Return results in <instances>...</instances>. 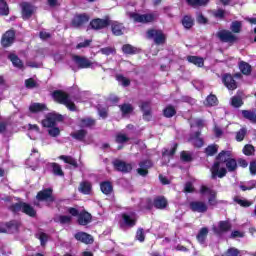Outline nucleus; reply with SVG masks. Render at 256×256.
Listing matches in <instances>:
<instances>
[{
	"label": "nucleus",
	"instance_id": "obj_31",
	"mask_svg": "<svg viewBox=\"0 0 256 256\" xmlns=\"http://www.w3.org/2000/svg\"><path fill=\"white\" fill-rule=\"evenodd\" d=\"M190 141L195 147H203V139L199 137V132H196V134L190 138Z\"/></svg>",
	"mask_w": 256,
	"mask_h": 256
},
{
	"label": "nucleus",
	"instance_id": "obj_20",
	"mask_svg": "<svg viewBox=\"0 0 256 256\" xmlns=\"http://www.w3.org/2000/svg\"><path fill=\"white\" fill-rule=\"evenodd\" d=\"M75 239L77 241H81L82 243H86V245H88L89 243H93V237L85 232L76 233Z\"/></svg>",
	"mask_w": 256,
	"mask_h": 256
},
{
	"label": "nucleus",
	"instance_id": "obj_49",
	"mask_svg": "<svg viewBox=\"0 0 256 256\" xmlns=\"http://www.w3.org/2000/svg\"><path fill=\"white\" fill-rule=\"evenodd\" d=\"M243 153L244 155H253V153H255V148L253 147V145H245L244 148H243Z\"/></svg>",
	"mask_w": 256,
	"mask_h": 256
},
{
	"label": "nucleus",
	"instance_id": "obj_11",
	"mask_svg": "<svg viewBox=\"0 0 256 256\" xmlns=\"http://www.w3.org/2000/svg\"><path fill=\"white\" fill-rule=\"evenodd\" d=\"M218 37L221 41H224V43H235V41H237V36L227 30L218 32Z\"/></svg>",
	"mask_w": 256,
	"mask_h": 256
},
{
	"label": "nucleus",
	"instance_id": "obj_47",
	"mask_svg": "<svg viewBox=\"0 0 256 256\" xmlns=\"http://www.w3.org/2000/svg\"><path fill=\"white\" fill-rule=\"evenodd\" d=\"M206 105H208L210 107L217 105V96H215V95L208 96L206 99Z\"/></svg>",
	"mask_w": 256,
	"mask_h": 256
},
{
	"label": "nucleus",
	"instance_id": "obj_35",
	"mask_svg": "<svg viewBox=\"0 0 256 256\" xmlns=\"http://www.w3.org/2000/svg\"><path fill=\"white\" fill-rule=\"evenodd\" d=\"M186 1L189 5H192V7H201L209 3V0H186Z\"/></svg>",
	"mask_w": 256,
	"mask_h": 256
},
{
	"label": "nucleus",
	"instance_id": "obj_50",
	"mask_svg": "<svg viewBox=\"0 0 256 256\" xmlns=\"http://www.w3.org/2000/svg\"><path fill=\"white\" fill-rule=\"evenodd\" d=\"M100 53H102V55H113L115 54V48L113 47H106V48H101Z\"/></svg>",
	"mask_w": 256,
	"mask_h": 256
},
{
	"label": "nucleus",
	"instance_id": "obj_30",
	"mask_svg": "<svg viewBox=\"0 0 256 256\" xmlns=\"http://www.w3.org/2000/svg\"><path fill=\"white\" fill-rule=\"evenodd\" d=\"M9 59L12 62V64L14 65V67H17L18 69H23V62H21V59H19V57H17L14 54H11L9 56Z\"/></svg>",
	"mask_w": 256,
	"mask_h": 256
},
{
	"label": "nucleus",
	"instance_id": "obj_46",
	"mask_svg": "<svg viewBox=\"0 0 256 256\" xmlns=\"http://www.w3.org/2000/svg\"><path fill=\"white\" fill-rule=\"evenodd\" d=\"M232 107H241L243 105V99L239 96H234L231 100Z\"/></svg>",
	"mask_w": 256,
	"mask_h": 256
},
{
	"label": "nucleus",
	"instance_id": "obj_45",
	"mask_svg": "<svg viewBox=\"0 0 256 256\" xmlns=\"http://www.w3.org/2000/svg\"><path fill=\"white\" fill-rule=\"evenodd\" d=\"M123 115H129V113H133V106L131 104H124L120 107Z\"/></svg>",
	"mask_w": 256,
	"mask_h": 256
},
{
	"label": "nucleus",
	"instance_id": "obj_52",
	"mask_svg": "<svg viewBox=\"0 0 256 256\" xmlns=\"http://www.w3.org/2000/svg\"><path fill=\"white\" fill-rule=\"evenodd\" d=\"M219 147L217 145H210L206 148V154L207 155H215L217 153Z\"/></svg>",
	"mask_w": 256,
	"mask_h": 256
},
{
	"label": "nucleus",
	"instance_id": "obj_17",
	"mask_svg": "<svg viewBox=\"0 0 256 256\" xmlns=\"http://www.w3.org/2000/svg\"><path fill=\"white\" fill-rule=\"evenodd\" d=\"M190 209L197 213H205V211H207V204L204 202L194 201L190 203Z\"/></svg>",
	"mask_w": 256,
	"mask_h": 256
},
{
	"label": "nucleus",
	"instance_id": "obj_4",
	"mask_svg": "<svg viewBox=\"0 0 256 256\" xmlns=\"http://www.w3.org/2000/svg\"><path fill=\"white\" fill-rule=\"evenodd\" d=\"M130 19H133L135 23H151L155 21L157 16L155 14H137V13H130Z\"/></svg>",
	"mask_w": 256,
	"mask_h": 256
},
{
	"label": "nucleus",
	"instance_id": "obj_18",
	"mask_svg": "<svg viewBox=\"0 0 256 256\" xmlns=\"http://www.w3.org/2000/svg\"><path fill=\"white\" fill-rule=\"evenodd\" d=\"M223 83H224L225 87H227V89H229V90L233 91V90L237 89V83L233 79V76H231L230 74L224 75Z\"/></svg>",
	"mask_w": 256,
	"mask_h": 256
},
{
	"label": "nucleus",
	"instance_id": "obj_8",
	"mask_svg": "<svg viewBox=\"0 0 256 256\" xmlns=\"http://www.w3.org/2000/svg\"><path fill=\"white\" fill-rule=\"evenodd\" d=\"M137 223V216L135 214H122V219L120 220V227L125 229V227H135Z\"/></svg>",
	"mask_w": 256,
	"mask_h": 256
},
{
	"label": "nucleus",
	"instance_id": "obj_26",
	"mask_svg": "<svg viewBox=\"0 0 256 256\" xmlns=\"http://www.w3.org/2000/svg\"><path fill=\"white\" fill-rule=\"evenodd\" d=\"M151 167V161L147 160L145 162L140 163V168L138 169L139 175H142V177H145L147 175V169Z\"/></svg>",
	"mask_w": 256,
	"mask_h": 256
},
{
	"label": "nucleus",
	"instance_id": "obj_60",
	"mask_svg": "<svg viewBox=\"0 0 256 256\" xmlns=\"http://www.w3.org/2000/svg\"><path fill=\"white\" fill-rule=\"evenodd\" d=\"M117 143H126V141H129V138L125 136V134H118L116 137Z\"/></svg>",
	"mask_w": 256,
	"mask_h": 256
},
{
	"label": "nucleus",
	"instance_id": "obj_36",
	"mask_svg": "<svg viewBox=\"0 0 256 256\" xmlns=\"http://www.w3.org/2000/svg\"><path fill=\"white\" fill-rule=\"evenodd\" d=\"M86 135H87V132L85 130H79L71 134L73 139H77L78 141H83Z\"/></svg>",
	"mask_w": 256,
	"mask_h": 256
},
{
	"label": "nucleus",
	"instance_id": "obj_28",
	"mask_svg": "<svg viewBox=\"0 0 256 256\" xmlns=\"http://www.w3.org/2000/svg\"><path fill=\"white\" fill-rule=\"evenodd\" d=\"M100 189L104 195H109L113 193V185L110 182H103L100 185Z\"/></svg>",
	"mask_w": 256,
	"mask_h": 256
},
{
	"label": "nucleus",
	"instance_id": "obj_57",
	"mask_svg": "<svg viewBox=\"0 0 256 256\" xmlns=\"http://www.w3.org/2000/svg\"><path fill=\"white\" fill-rule=\"evenodd\" d=\"M52 169L54 175H63V170H61V166H59V164H52Z\"/></svg>",
	"mask_w": 256,
	"mask_h": 256
},
{
	"label": "nucleus",
	"instance_id": "obj_59",
	"mask_svg": "<svg viewBox=\"0 0 256 256\" xmlns=\"http://www.w3.org/2000/svg\"><path fill=\"white\" fill-rule=\"evenodd\" d=\"M224 256H239V250L237 248H230Z\"/></svg>",
	"mask_w": 256,
	"mask_h": 256
},
{
	"label": "nucleus",
	"instance_id": "obj_5",
	"mask_svg": "<svg viewBox=\"0 0 256 256\" xmlns=\"http://www.w3.org/2000/svg\"><path fill=\"white\" fill-rule=\"evenodd\" d=\"M73 61L80 69H89V67L94 69V67H99L97 62H91L89 59L80 56H74Z\"/></svg>",
	"mask_w": 256,
	"mask_h": 256
},
{
	"label": "nucleus",
	"instance_id": "obj_39",
	"mask_svg": "<svg viewBox=\"0 0 256 256\" xmlns=\"http://www.w3.org/2000/svg\"><path fill=\"white\" fill-rule=\"evenodd\" d=\"M182 25L185 29H191L193 27V18L185 16L182 20Z\"/></svg>",
	"mask_w": 256,
	"mask_h": 256
},
{
	"label": "nucleus",
	"instance_id": "obj_7",
	"mask_svg": "<svg viewBox=\"0 0 256 256\" xmlns=\"http://www.w3.org/2000/svg\"><path fill=\"white\" fill-rule=\"evenodd\" d=\"M200 193L203 197H207L209 205L217 204V200L215 199V197H217V192H215V190H211L210 188H207V186H201Z\"/></svg>",
	"mask_w": 256,
	"mask_h": 256
},
{
	"label": "nucleus",
	"instance_id": "obj_10",
	"mask_svg": "<svg viewBox=\"0 0 256 256\" xmlns=\"http://www.w3.org/2000/svg\"><path fill=\"white\" fill-rule=\"evenodd\" d=\"M212 229L215 235H223V233H227V231L231 229V224L228 221H220L217 225H214Z\"/></svg>",
	"mask_w": 256,
	"mask_h": 256
},
{
	"label": "nucleus",
	"instance_id": "obj_33",
	"mask_svg": "<svg viewBox=\"0 0 256 256\" xmlns=\"http://www.w3.org/2000/svg\"><path fill=\"white\" fill-rule=\"evenodd\" d=\"M239 69L243 75H249L251 73V65L246 62H240Z\"/></svg>",
	"mask_w": 256,
	"mask_h": 256
},
{
	"label": "nucleus",
	"instance_id": "obj_6",
	"mask_svg": "<svg viewBox=\"0 0 256 256\" xmlns=\"http://www.w3.org/2000/svg\"><path fill=\"white\" fill-rule=\"evenodd\" d=\"M12 211L17 213V211H22L23 213H26V215H29L30 217H35V209L31 207L27 203H16L14 206H12Z\"/></svg>",
	"mask_w": 256,
	"mask_h": 256
},
{
	"label": "nucleus",
	"instance_id": "obj_58",
	"mask_svg": "<svg viewBox=\"0 0 256 256\" xmlns=\"http://www.w3.org/2000/svg\"><path fill=\"white\" fill-rule=\"evenodd\" d=\"M177 149V144L174 145V148H172L170 151L169 150H165L163 152V157L165 159V157H170L175 155V150Z\"/></svg>",
	"mask_w": 256,
	"mask_h": 256
},
{
	"label": "nucleus",
	"instance_id": "obj_14",
	"mask_svg": "<svg viewBox=\"0 0 256 256\" xmlns=\"http://www.w3.org/2000/svg\"><path fill=\"white\" fill-rule=\"evenodd\" d=\"M13 41H15V32L9 30L3 35L1 43L3 47H9L13 45Z\"/></svg>",
	"mask_w": 256,
	"mask_h": 256
},
{
	"label": "nucleus",
	"instance_id": "obj_12",
	"mask_svg": "<svg viewBox=\"0 0 256 256\" xmlns=\"http://www.w3.org/2000/svg\"><path fill=\"white\" fill-rule=\"evenodd\" d=\"M111 24V20L109 18H104V19H94L91 21L90 25L92 29H105V27H108V25Z\"/></svg>",
	"mask_w": 256,
	"mask_h": 256
},
{
	"label": "nucleus",
	"instance_id": "obj_23",
	"mask_svg": "<svg viewBox=\"0 0 256 256\" xmlns=\"http://www.w3.org/2000/svg\"><path fill=\"white\" fill-rule=\"evenodd\" d=\"M154 207L156 209H165L167 207V199L163 196H158L154 199Z\"/></svg>",
	"mask_w": 256,
	"mask_h": 256
},
{
	"label": "nucleus",
	"instance_id": "obj_42",
	"mask_svg": "<svg viewBox=\"0 0 256 256\" xmlns=\"http://www.w3.org/2000/svg\"><path fill=\"white\" fill-rule=\"evenodd\" d=\"M95 125V120L90 118L82 119L80 122V127H93Z\"/></svg>",
	"mask_w": 256,
	"mask_h": 256
},
{
	"label": "nucleus",
	"instance_id": "obj_21",
	"mask_svg": "<svg viewBox=\"0 0 256 256\" xmlns=\"http://www.w3.org/2000/svg\"><path fill=\"white\" fill-rule=\"evenodd\" d=\"M89 21V16L87 14H80L74 17L73 19V26L79 27L83 25V23H87Z\"/></svg>",
	"mask_w": 256,
	"mask_h": 256
},
{
	"label": "nucleus",
	"instance_id": "obj_29",
	"mask_svg": "<svg viewBox=\"0 0 256 256\" xmlns=\"http://www.w3.org/2000/svg\"><path fill=\"white\" fill-rule=\"evenodd\" d=\"M79 191L84 195H89L91 193V183L82 182L79 187Z\"/></svg>",
	"mask_w": 256,
	"mask_h": 256
},
{
	"label": "nucleus",
	"instance_id": "obj_16",
	"mask_svg": "<svg viewBox=\"0 0 256 256\" xmlns=\"http://www.w3.org/2000/svg\"><path fill=\"white\" fill-rule=\"evenodd\" d=\"M114 167L115 169H117V171H122V173H129V171L133 169V166H131V164H127L121 160H115Z\"/></svg>",
	"mask_w": 256,
	"mask_h": 256
},
{
	"label": "nucleus",
	"instance_id": "obj_40",
	"mask_svg": "<svg viewBox=\"0 0 256 256\" xmlns=\"http://www.w3.org/2000/svg\"><path fill=\"white\" fill-rule=\"evenodd\" d=\"M60 159L64 161V163L77 167V161L71 156H60Z\"/></svg>",
	"mask_w": 256,
	"mask_h": 256
},
{
	"label": "nucleus",
	"instance_id": "obj_38",
	"mask_svg": "<svg viewBox=\"0 0 256 256\" xmlns=\"http://www.w3.org/2000/svg\"><path fill=\"white\" fill-rule=\"evenodd\" d=\"M208 233H209V230H207V228H202L200 230V232L197 236L199 243H204Z\"/></svg>",
	"mask_w": 256,
	"mask_h": 256
},
{
	"label": "nucleus",
	"instance_id": "obj_63",
	"mask_svg": "<svg viewBox=\"0 0 256 256\" xmlns=\"http://www.w3.org/2000/svg\"><path fill=\"white\" fill-rule=\"evenodd\" d=\"M60 223H71V217L70 216H60L59 218Z\"/></svg>",
	"mask_w": 256,
	"mask_h": 256
},
{
	"label": "nucleus",
	"instance_id": "obj_2",
	"mask_svg": "<svg viewBox=\"0 0 256 256\" xmlns=\"http://www.w3.org/2000/svg\"><path fill=\"white\" fill-rule=\"evenodd\" d=\"M59 121H63V116L56 113L48 114L46 119L42 121L43 127H47L49 129L48 133L50 137H59L61 134V130L55 127Z\"/></svg>",
	"mask_w": 256,
	"mask_h": 256
},
{
	"label": "nucleus",
	"instance_id": "obj_24",
	"mask_svg": "<svg viewBox=\"0 0 256 256\" xmlns=\"http://www.w3.org/2000/svg\"><path fill=\"white\" fill-rule=\"evenodd\" d=\"M45 109H47V106L41 103H33L29 107L31 113H41V111H45Z\"/></svg>",
	"mask_w": 256,
	"mask_h": 256
},
{
	"label": "nucleus",
	"instance_id": "obj_32",
	"mask_svg": "<svg viewBox=\"0 0 256 256\" xmlns=\"http://www.w3.org/2000/svg\"><path fill=\"white\" fill-rule=\"evenodd\" d=\"M112 33L116 36L123 35V26L117 22L112 23Z\"/></svg>",
	"mask_w": 256,
	"mask_h": 256
},
{
	"label": "nucleus",
	"instance_id": "obj_48",
	"mask_svg": "<svg viewBox=\"0 0 256 256\" xmlns=\"http://www.w3.org/2000/svg\"><path fill=\"white\" fill-rule=\"evenodd\" d=\"M116 79H117L118 83L123 85V87H127L129 85V83H130L129 79H127L123 75H117Z\"/></svg>",
	"mask_w": 256,
	"mask_h": 256
},
{
	"label": "nucleus",
	"instance_id": "obj_43",
	"mask_svg": "<svg viewBox=\"0 0 256 256\" xmlns=\"http://www.w3.org/2000/svg\"><path fill=\"white\" fill-rule=\"evenodd\" d=\"M175 113H177V111L173 108V106H167L164 109V117H173V115H175Z\"/></svg>",
	"mask_w": 256,
	"mask_h": 256
},
{
	"label": "nucleus",
	"instance_id": "obj_54",
	"mask_svg": "<svg viewBox=\"0 0 256 256\" xmlns=\"http://www.w3.org/2000/svg\"><path fill=\"white\" fill-rule=\"evenodd\" d=\"M37 85V81L33 78H29L25 81V86L27 89H33Z\"/></svg>",
	"mask_w": 256,
	"mask_h": 256
},
{
	"label": "nucleus",
	"instance_id": "obj_41",
	"mask_svg": "<svg viewBox=\"0 0 256 256\" xmlns=\"http://www.w3.org/2000/svg\"><path fill=\"white\" fill-rule=\"evenodd\" d=\"M0 15H9V6L3 0H0Z\"/></svg>",
	"mask_w": 256,
	"mask_h": 256
},
{
	"label": "nucleus",
	"instance_id": "obj_15",
	"mask_svg": "<svg viewBox=\"0 0 256 256\" xmlns=\"http://www.w3.org/2000/svg\"><path fill=\"white\" fill-rule=\"evenodd\" d=\"M37 200L46 201V203H51L53 201L52 190L46 189V190L40 191L37 194Z\"/></svg>",
	"mask_w": 256,
	"mask_h": 256
},
{
	"label": "nucleus",
	"instance_id": "obj_19",
	"mask_svg": "<svg viewBox=\"0 0 256 256\" xmlns=\"http://www.w3.org/2000/svg\"><path fill=\"white\" fill-rule=\"evenodd\" d=\"M35 13V8L31 6L29 3H23L22 4V17L23 19H29L31 15Z\"/></svg>",
	"mask_w": 256,
	"mask_h": 256
},
{
	"label": "nucleus",
	"instance_id": "obj_55",
	"mask_svg": "<svg viewBox=\"0 0 256 256\" xmlns=\"http://www.w3.org/2000/svg\"><path fill=\"white\" fill-rule=\"evenodd\" d=\"M123 53H126L128 55H131V53H135V48L133 46L126 44L122 47Z\"/></svg>",
	"mask_w": 256,
	"mask_h": 256
},
{
	"label": "nucleus",
	"instance_id": "obj_64",
	"mask_svg": "<svg viewBox=\"0 0 256 256\" xmlns=\"http://www.w3.org/2000/svg\"><path fill=\"white\" fill-rule=\"evenodd\" d=\"M251 175H256V162H251L249 166Z\"/></svg>",
	"mask_w": 256,
	"mask_h": 256
},
{
	"label": "nucleus",
	"instance_id": "obj_53",
	"mask_svg": "<svg viewBox=\"0 0 256 256\" xmlns=\"http://www.w3.org/2000/svg\"><path fill=\"white\" fill-rule=\"evenodd\" d=\"M136 239L137 241H140V243H143V241H145V232L143 231V229H138L136 232Z\"/></svg>",
	"mask_w": 256,
	"mask_h": 256
},
{
	"label": "nucleus",
	"instance_id": "obj_3",
	"mask_svg": "<svg viewBox=\"0 0 256 256\" xmlns=\"http://www.w3.org/2000/svg\"><path fill=\"white\" fill-rule=\"evenodd\" d=\"M53 99L60 103L61 105H65L69 111H75V103L71 101L69 95L63 91H55L53 93Z\"/></svg>",
	"mask_w": 256,
	"mask_h": 256
},
{
	"label": "nucleus",
	"instance_id": "obj_34",
	"mask_svg": "<svg viewBox=\"0 0 256 256\" xmlns=\"http://www.w3.org/2000/svg\"><path fill=\"white\" fill-rule=\"evenodd\" d=\"M189 63H193V65H197V67H203V58H199L196 56H189L188 58Z\"/></svg>",
	"mask_w": 256,
	"mask_h": 256
},
{
	"label": "nucleus",
	"instance_id": "obj_22",
	"mask_svg": "<svg viewBox=\"0 0 256 256\" xmlns=\"http://www.w3.org/2000/svg\"><path fill=\"white\" fill-rule=\"evenodd\" d=\"M79 225H87L91 223V214L88 212H81L78 216Z\"/></svg>",
	"mask_w": 256,
	"mask_h": 256
},
{
	"label": "nucleus",
	"instance_id": "obj_1",
	"mask_svg": "<svg viewBox=\"0 0 256 256\" xmlns=\"http://www.w3.org/2000/svg\"><path fill=\"white\" fill-rule=\"evenodd\" d=\"M226 163L228 171H235L237 169V161L231 158V151H222L217 157V162L211 168L212 179L219 177L220 179L227 175V169L223 167Z\"/></svg>",
	"mask_w": 256,
	"mask_h": 256
},
{
	"label": "nucleus",
	"instance_id": "obj_27",
	"mask_svg": "<svg viewBox=\"0 0 256 256\" xmlns=\"http://www.w3.org/2000/svg\"><path fill=\"white\" fill-rule=\"evenodd\" d=\"M37 135H39V126L29 124L28 136L30 139H37Z\"/></svg>",
	"mask_w": 256,
	"mask_h": 256
},
{
	"label": "nucleus",
	"instance_id": "obj_25",
	"mask_svg": "<svg viewBox=\"0 0 256 256\" xmlns=\"http://www.w3.org/2000/svg\"><path fill=\"white\" fill-rule=\"evenodd\" d=\"M141 109L144 113V119H146V121H149L151 119V108L149 102H143L141 105Z\"/></svg>",
	"mask_w": 256,
	"mask_h": 256
},
{
	"label": "nucleus",
	"instance_id": "obj_37",
	"mask_svg": "<svg viewBox=\"0 0 256 256\" xmlns=\"http://www.w3.org/2000/svg\"><path fill=\"white\" fill-rule=\"evenodd\" d=\"M242 115H243V117H245V119H248L252 123H256V114L255 113H253L251 111L243 110Z\"/></svg>",
	"mask_w": 256,
	"mask_h": 256
},
{
	"label": "nucleus",
	"instance_id": "obj_56",
	"mask_svg": "<svg viewBox=\"0 0 256 256\" xmlns=\"http://www.w3.org/2000/svg\"><path fill=\"white\" fill-rule=\"evenodd\" d=\"M36 237L40 240L41 245H43L44 243H47V239H48L47 234L43 232H39L38 234H36Z\"/></svg>",
	"mask_w": 256,
	"mask_h": 256
},
{
	"label": "nucleus",
	"instance_id": "obj_61",
	"mask_svg": "<svg viewBox=\"0 0 256 256\" xmlns=\"http://www.w3.org/2000/svg\"><path fill=\"white\" fill-rule=\"evenodd\" d=\"M255 188V182H251L250 185H241L240 189H242V191H250V189Z\"/></svg>",
	"mask_w": 256,
	"mask_h": 256
},
{
	"label": "nucleus",
	"instance_id": "obj_13",
	"mask_svg": "<svg viewBox=\"0 0 256 256\" xmlns=\"http://www.w3.org/2000/svg\"><path fill=\"white\" fill-rule=\"evenodd\" d=\"M19 229V223L12 221L8 224H0V233H15Z\"/></svg>",
	"mask_w": 256,
	"mask_h": 256
},
{
	"label": "nucleus",
	"instance_id": "obj_62",
	"mask_svg": "<svg viewBox=\"0 0 256 256\" xmlns=\"http://www.w3.org/2000/svg\"><path fill=\"white\" fill-rule=\"evenodd\" d=\"M181 159L182 161H191V154H189L188 152H182Z\"/></svg>",
	"mask_w": 256,
	"mask_h": 256
},
{
	"label": "nucleus",
	"instance_id": "obj_51",
	"mask_svg": "<svg viewBox=\"0 0 256 256\" xmlns=\"http://www.w3.org/2000/svg\"><path fill=\"white\" fill-rule=\"evenodd\" d=\"M245 135H247V130L245 128L240 129V131L236 133V141H243Z\"/></svg>",
	"mask_w": 256,
	"mask_h": 256
},
{
	"label": "nucleus",
	"instance_id": "obj_44",
	"mask_svg": "<svg viewBox=\"0 0 256 256\" xmlns=\"http://www.w3.org/2000/svg\"><path fill=\"white\" fill-rule=\"evenodd\" d=\"M241 27H242L241 22L234 21V22H232L230 29L233 33H240Z\"/></svg>",
	"mask_w": 256,
	"mask_h": 256
},
{
	"label": "nucleus",
	"instance_id": "obj_9",
	"mask_svg": "<svg viewBox=\"0 0 256 256\" xmlns=\"http://www.w3.org/2000/svg\"><path fill=\"white\" fill-rule=\"evenodd\" d=\"M148 39H154L156 45H163L165 43V34L159 30H149L147 32Z\"/></svg>",
	"mask_w": 256,
	"mask_h": 256
}]
</instances>
